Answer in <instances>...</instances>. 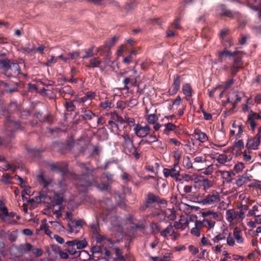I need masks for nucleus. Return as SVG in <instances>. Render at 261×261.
Listing matches in <instances>:
<instances>
[{
	"label": "nucleus",
	"instance_id": "nucleus-51",
	"mask_svg": "<svg viewBox=\"0 0 261 261\" xmlns=\"http://www.w3.org/2000/svg\"><path fill=\"white\" fill-rule=\"evenodd\" d=\"M241 66L235 65H232V66L230 67V72L232 75V77H234L236 74L239 71L240 69H241Z\"/></svg>",
	"mask_w": 261,
	"mask_h": 261
},
{
	"label": "nucleus",
	"instance_id": "nucleus-37",
	"mask_svg": "<svg viewBox=\"0 0 261 261\" xmlns=\"http://www.w3.org/2000/svg\"><path fill=\"white\" fill-rule=\"evenodd\" d=\"M226 232L225 230L223 232L220 233L213 238L212 241L214 243H218L220 241L223 240L226 238Z\"/></svg>",
	"mask_w": 261,
	"mask_h": 261
},
{
	"label": "nucleus",
	"instance_id": "nucleus-55",
	"mask_svg": "<svg viewBox=\"0 0 261 261\" xmlns=\"http://www.w3.org/2000/svg\"><path fill=\"white\" fill-rule=\"evenodd\" d=\"M101 107L103 109H107L108 108H112L114 107V104L112 101L107 100L105 102H101Z\"/></svg>",
	"mask_w": 261,
	"mask_h": 261
},
{
	"label": "nucleus",
	"instance_id": "nucleus-62",
	"mask_svg": "<svg viewBox=\"0 0 261 261\" xmlns=\"http://www.w3.org/2000/svg\"><path fill=\"white\" fill-rule=\"evenodd\" d=\"M243 158L244 161L246 162H249L252 159L251 155L249 154V153H248L246 150H245L243 152Z\"/></svg>",
	"mask_w": 261,
	"mask_h": 261
},
{
	"label": "nucleus",
	"instance_id": "nucleus-14",
	"mask_svg": "<svg viewBox=\"0 0 261 261\" xmlns=\"http://www.w3.org/2000/svg\"><path fill=\"white\" fill-rule=\"evenodd\" d=\"M180 79V76L178 74H175L174 75L173 83L169 90V93L170 95H173L179 90L181 83Z\"/></svg>",
	"mask_w": 261,
	"mask_h": 261
},
{
	"label": "nucleus",
	"instance_id": "nucleus-41",
	"mask_svg": "<svg viewBox=\"0 0 261 261\" xmlns=\"http://www.w3.org/2000/svg\"><path fill=\"white\" fill-rule=\"evenodd\" d=\"M76 249L75 246H68V248H67V251L70 254L75 255L79 256L82 252L77 251Z\"/></svg>",
	"mask_w": 261,
	"mask_h": 261
},
{
	"label": "nucleus",
	"instance_id": "nucleus-20",
	"mask_svg": "<svg viewBox=\"0 0 261 261\" xmlns=\"http://www.w3.org/2000/svg\"><path fill=\"white\" fill-rule=\"evenodd\" d=\"M217 57L218 62L223 63L226 58H230L229 50L226 48H224L222 50L218 52Z\"/></svg>",
	"mask_w": 261,
	"mask_h": 261
},
{
	"label": "nucleus",
	"instance_id": "nucleus-47",
	"mask_svg": "<svg viewBox=\"0 0 261 261\" xmlns=\"http://www.w3.org/2000/svg\"><path fill=\"white\" fill-rule=\"evenodd\" d=\"M245 168L244 163L242 162H239L234 165L233 168L234 170L237 173L241 172Z\"/></svg>",
	"mask_w": 261,
	"mask_h": 261
},
{
	"label": "nucleus",
	"instance_id": "nucleus-56",
	"mask_svg": "<svg viewBox=\"0 0 261 261\" xmlns=\"http://www.w3.org/2000/svg\"><path fill=\"white\" fill-rule=\"evenodd\" d=\"M227 244L230 246H233L235 245V241L231 234L229 233L226 239Z\"/></svg>",
	"mask_w": 261,
	"mask_h": 261
},
{
	"label": "nucleus",
	"instance_id": "nucleus-36",
	"mask_svg": "<svg viewBox=\"0 0 261 261\" xmlns=\"http://www.w3.org/2000/svg\"><path fill=\"white\" fill-rule=\"evenodd\" d=\"M52 249L54 251L57 252L59 251V254L60 258L62 259H68L69 258V255L67 253L61 251H60L59 247L58 246H53Z\"/></svg>",
	"mask_w": 261,
	"mask_h": 261
},
{
	"label": "nucleus",
	"instance_id": "nucleus-25",
	"mask_svg": "<svg viewBox=\"0 0 261 261\" xmlns=\"http://www.w3.org/2000/svg\"><path fill=\"white\" fill-rule=\"evenodd\" d=\"M247 6L254 11L257 12L258 17L261 21V0H259L258 6H254L251 1L247 3Z\"/></svg>",
	"mask_w": 261,
	"mask_h": 261
},
{
	"label": "nucleus",
	"instance_id": "nucleus-11",
	"mask_svg": "<svg viewBox=\"0 0 261 261\" xmlns=\"http://www.w3.org/2000/svg\"><path fill=\"white\" fill-rule=\"evenodd\" d=\"M134 130L135 134L138 137L144 138L147 137L149 134V132L150 130V127L147 125L142 126L138 124L135 126Z\"/></svg>",
	"mask_w": 261,
	"mask_h": 261
},
{
	"label": "nucleus",
	"instance_id": "nucleus-18",
	"mask_svg": "<svg viewBox=\"0 0 261 261\" xmlns=\"http://www.w3.org/2000/svg\"><path fill=\"white\" fill-rule=\"evenodd\" d=\"M23 247L21 245L19 246L13 245L10 248V253L12 256L15 257H21L24 253L23 252Z\"/></svg>",
	"mask_w": 261,
	"mask_h": 261
},
{
	"label": "nucleus",
	"instance_id": "nucleus-64",
	"mask_svg": "<svg viewBox=\"0 0 261 261\" xmlns=\"http://www.w3.org/2000/svg\"><path fill=\"white\" fill-rule=\"evenodd\" d=\"M65 107L67 111H73L74 109V106L72 102H67L65 104Z\"/></svg>",
	"mask_w": 261,
	"mask_h": 261
},
{
	"label": "nucleus",
	"instance_id": "nucleus-10",
	"mask_svg": "<svg viewBox=\"0 0 261 261\" xmlns=\"http://www.w3.org/2000/svg\"><path fill=\"white\" fill-rule=\"evenodd\" d=\"M113 175L109 173H106L102 175L101 177V182L105 181V183L101 184H96L98 189L101 191H106L109 189V182L112 181Z\"/></svg>",
	"mask_w": 261,
	"mask_h": 261
},
{
	"label": "nucleus",
	"instance_id": "nucleus-9",
	"mask_svg": "<svg viewBox=\"0 0 261 261\" xmlns=\"http://www.w3.org/2000/svg\"><path fill=\"white\" fill-rule=\"evenodd\" d=\"M5 125L7 132V135L10 138L13 137V136L11 134H10L9 132L16 130L20 127L19 123L16 121H14L11 117L7 119Z\"/></svg>",
	"mask_w": 261,
	"mask_h": 261
},
{
	"label": "nucleus",
	"instance_id": "nucleus-61",
	"mask_svg": "<svg viewBox=\"0 0 261 261\" xmlns=\"http://www.w3.org/2000/svg\"><path fill=\"white\" fill-rule=\"evenodd\" d=\"M238 130L236 134V137L237 139H238L242 137L243 133L244 131L243 127L242 125H239L238 126Z\"/></svg>",
	"mask_w": 261,
	"mask_h": 261
},
{
	"label": "nucleus",
	"instance_id": "nucleus-2",
	"mask_svg": "<svg viewBox=\"0 0 261 261\" xmlns=\"http://www.w3.org/2000/svg\"><path fill=\"white\" fill-rule=\"evenodd\" d=\"M80 167L83 171L85 173L81 177H79L76 183V186L77 190L81 192H85L87 188L92 185L90 181V176L92 177V173L94 172V168L89 164L82 163Z\"/></svg>",
	"mask_w": 261,
	"mask_h": 261
},
{
	"label": "nucleus",
	"instance_id": "nucleus-39",
	"mask_svg": "<svg viewBox=\"0 0 261 261\" xmlns=\"http://www.w3.org/2000/svg\"><path fill=\"white\" fill-rule=\"evenodd\" d=\"M94 238L95 239L97 243H100L103 241H107L108 242H110L111 244H112L110 239L105 236L101 235L100 233L98 234V235H96Z\"/></svg>",
	"mask_w": 261,
	"mask_h": 261
},
{
	"label": "nucleus",
	"instance_id": "nucleus-24",
	"mask_svg": "<svg viewBox=\"0 0 261 261\" xmlns=\"http://www.w3.org/2000/svg\"><path fill=\"white\" fill-rule=\"evenodd\" d=\"M187 220L184 218H180L179 221H175L173 226L176 229H184L187 225Z\"/></svg>",
	"mask_w": 261,
	"mask_h": 261
},
{
	"label": "nucleus",
	"instance_id": "nucleus-59",
	"mask_svg": "<svg viewBox=\"0 0 261 261\" xmlns=\"http://www.w3.org/2000/svg\"><path fill=\"white\" fill-rule=\"evenodd\" d=\"M21 246L23 247V253H27L28 251L32 250L33 249L32 246L29 243H25L24 244H21Z\"/></svg>",
	"mask_w": 261,
	"mask_h": 261
},
{
	"label": "nucleus",
	"instance_id": "nucleus-1",
	"mask_svg": "<svg viewBox=\"0 0 261 261\" xmlns=\"http://www.w3.org/2000/svg\"><path fill=\"white\" fill-rule=\"evenodd\" d=\"M40 178L43 184V189L44 191L40 192L39 196L40 200L47 204V206L48 208L51 209L58 217L61 215V209L63 198L58 194H54V197H51L48 193H45L46 189L49 187H53V181L50 179H46L43 175L40 176Z\"/></svg>",
	"mask_w": 261,
	"mask_h": 261
},
{
	"label": "nucleus",
	"instance_id": "nucleus-3",
	"mask_svg": "<svg viewBox=\"0 0 261 261\" xmlns=\"http://www.w3.org/2000/svg\"><path fill=\"white\" fill-rule=\"evenodd\" d=\"M117 41V38L114 37L106 41L103 45L96 48L97 53H99L102 56L108 59L111 55V48L115 45Z\"/></svg>",
	"mask_w": 261,
	"mask_h": 261
},
{
	"label": "nucleus",
	"instance_id": "nucleus-21",
	"mask_svg": "<svg viewBox=\"0 0 261 261\" xmlns=\"http://www.w3.org/2000/svg\"><path fill=\"white\" fill-rule=\"evenodd\" d=\"M182 92L186 97H192L194 93L192 86L189 83H185L182 85Z\"/></svg>",
	"mask_w": 261,
	"mask_h": 261
},
{
	"label": "nucleus",
	"instance_id": "nucleus-15",
	"mask_svg": "<svg viewBox=\"0 0 261 261\" xmlns=\"http://www.w3.org/2000/svg\"><path fill=\"white\" fill-rule=\"evenodd\" d=\"M234 82L235 80L233 77H232L231 78L228 79L225 82L222 83V84L218 87L220 90V91H219V96H221L223 93L230 89L232 85L234 84Z\"/></svg>",
	"mask_w": 261,
	"mask_h": 261
},
{
	"label": "nucleus",
	"instance_id": "nucleus-28",
	"mask_svg": "<svg viewBox=\"0 0 261 261\" xmlns=\"http://www.w3.org/2000/svg\"><path fill=\"white\" fill-rule=\"evenodd\" d=\"M0 210L3 212V214L0 215L1 218L4 221H6V218L8 217V212L7 207L5 204L0 199Z\"/></svg>",
	"mask_w": 261,
	"mask_h": 261
},
{
	"label": "nucleus",
	"instance_id": "nucleus-49",
	"mask_svg": "<svg viewBox=\"0 0 261 261\" xmlns=\"http://www.w3.org/2000/svg\"><path fill=\"white\" fill-rule=\"evenodd\" d=\"M217 160L220 164H224L229 161L227 156L224 154L219 155Z\"/></svg>",
	"mask_w": 261,
	"mask_h": 261
},
{
	"label": "nucleus",
	"instance_id": "nucleus-45",
	"mask_svg": "<svg viewBox=\"0 0 261 261\" xmlns=\"http://www.w3.org/2000/svg\"><path fill=\"white\" fill-rule=\"evenodd\" d=\"M246 124L248 125V126H250L252 130H254L256 125V121L252 119V117H248V119L246 121Z\"/></svg>",
	"mask_w": 261,
	"mask_h": 261
},
{
	"label": "nucleus",
	"instance_id": "nucleus-13",
	"mask_svg": "<svg viewBox=\"0 0 261 261\" xmlns=\"http://www.w3.org/2000/svg\"><path fill=\"white\" fill-rule=\"evenodd\" d=\"M110 223L111 225V229L113 231L118 232H122V225L120 218L116 216L113 217L111 219Z\"/></svg>",
	"mask_w": 261,
	"mask_h": 261
},
{
	"label": "nucleus",
	"instance_id": "nucleus-19",
	"mask_svg": "<svg viewBox=\"0 0 261 261\" xmlns=\"http://www.w3.org/2000/svg\"><path fill=\"white\" fill-rule=\"evenodd\" d=\"M259 144L260 141L255 137L248 139L246 147L248 149L255 150L257 149Z\"/></svg>",
	"mask_w": 261,
	"mask_h": 261
},
{
	"label": "nucleus",
	"instance_id": "nucleus-42",
	"mask_svg": "<svg viewBox=\"0 0 261 261\" xmlns=\"http://www.w3.org/2000/svg\"><path fill=\"white\" fill-rule=\"evenodd\" d=\"M222 43L224 48L228 49V47L233 45V42L232 38L223 39Z\"/></svg>",
	"mask_w": 261,
	"mask_h": 261
},
{
	"label": "nucleus",
	"instance_id": "nucleus-6",
	"mask_svg": "<svg viewBox=\"0 0 261 261\" xmlns=\"http://www.w3.org/2000/svg\"><path fill=\"white\" fill-rule=\"evenodd\" d=\"M134 74L130 75L128 77H126L123 81V84L124 87L126 89H128L129 86H138V80L139 77V75H136L137 71L136 70H133Z\"/></svg>",
	"mask_w": 261,
	"mask_h": 261
},
{
	"label": "nucleus",
	"instance_id": "nucleus-46",
	"mask_svg": "<svg viewBox=\"0 0 261 261\" xmlns=\"http://www.w3.org/2000/svg\"><path fill=\"white\" fill-rule=\"evenodd\" d=\"M158 118L155 114H150L147 116V122L149 124H153L158 120Z\"/></svg>",
	"mask_w": 261,
	"mask_h": 261
},
{
	"label": "nucleus",
	"instance_id": "nucleus-7",
	"mask_svg": "<svg viewBox=\"0 0 261 261\" xmlns=\"http://www.w3.org/2000/svg\"><path fill=\"white\" fill-rule=\"evenodd\" d=\"M180 169V167L177 162L174 164V167L171 169L164 168L163 173L166 177L171 176L172 178H175L177 180L178 177L179 176Z\"/></svg>",
	"mask_w": 261,
	"mask_h": 261
},
{
	"label": "nucleus",
	"instance_id": "nucleus-22",
	"mask_svg": "<svg viewBox=\"0 0 261 261\" xmlns=\"http://www.w3.org/2000/svg\"><path fill=\"white\" fill-rule=\"evenodd\" d=\"M242 231L236 227L233 232V236L236 241L237 243L239 244H242L244 242V239L243 238Z\"/></svg>",
	"mask_w": 261,
	"mask_h": 261
},
{
	"label": "nucleus",
	"instance_id": "nucleus-34",
	"mask_svg": "<svg viewBox=\"0 0 261 261\" xmlns=\"http://www.w3.org/2000/svg\"><path fill=\"white\" fill-rule=\"evenodd\" d=\"M221 175L226 180V182H230L231 181V179L230 178L231 176H234L235 174L232 172L226 171H220Z\"/></svg>",
	"mask_w": 261,
	"mask_h": 261
},
{
	"label": "nucleus",
	"instance_id": "nucleus-54",
	"mask_svg": "<svg viewBox=\"0 0 261 261\" xmlns=\"http://www.w3.org/2000/svg\"><path fill=\"white\" fill-rule=\"evenodd\" d=\"M206 158L201 156H196L194 159V163L204 164L206 163Z\"/></svg>",
	"mask_w": 261,
	"mask_h": 261
},
{
	"label": "nucleus",
	"instance_id": "nucleus-57",
	"mask_svg": "<svg viewBox=\"0 0 261 261\" xmlns=\"http://www.w3.org/2000/svg\"><path fill=\"white\" fill-rule=\"evenodd\" d=\"M57 62V58H55L54 56H50V58L48 59L45 65L47 66H51L53 64H55Z\"/></svg>",
	"mask_w": 261,
	"mask_h": 261
},
{
	"label": "nucleus",
	"instance_id": "nucleus-12",
	"mask_svg": "<svg viewBox=\"0 0 261 261\" xmlns=\"http://www.w3.org/2000/svg\"><path fill=\"white\" fill-rule=\"evenodd\" d=\"M217 11L220 16H225L230 18H233L238 14L237 12L227 9L224 5H220L217 8Z\"/></svg>",
	"mask_w": 261,
	"mask_h": 261
},
{
	"label": "nucleus",
	"instance_id": "nucleus-33",
	"mask_svg": "<svg viewBox=\"0 0 261 261\" xmlns=\"http://www.w3.org/2000/svg\"><path fill=\"white\" fill-rule=\"evenodd\" d=\"M93 237L99 233V226L97 221L93 222L90 225Z\"/></svg>",
	"mask_w": 261,
	"mask_h": 261
},
{
	"label": "nucleus",
	"instance_id": "nucleus-27",
	"mask_svg": "<svg viewBox=\"0 0 261 261\" xmlns=\"http://www.w3.org/2000/svg\"><path fill=\"white\" fill-rule=\"evenodd\" d=\"M173 232V226L170 224L164 230L161 231V235L163 237L166 238L168 236H172Z\"/></svg>",
	"mask_w": 261,
	"mask_h": 261
},
{
	"label": "nucleus",
	"instance_id": "nucleus-60",
	"mask_svg": "<svg viewBox=\"0 0 261 261\" xmlns=\"http://www.w3.org/2000/svg\"><path fill=\"white\" fill-rule=\"evenodd\" d=\"M115 251L117 256V258L119 260L121 261L124 260V257L123 255H122V253L120 249H119L118 248H115Z\"/></svg>",
	"mask_w": 261,
	"mask_h": 261
},
{
	"label": "nucleus",
	"instance_id": "nucleus-44",
	"mask_svg": "<svg viewBox=\"0 0 261 261\" xmlns=\"http://www.w3.org/2000/svg\"><path fill=\"white\" fill-rule=\"evenodd\" d=\"M183 164L185 167H186L187 169H190L193 168V163H192L190 158L188 156H187L184 158Z\"/></svg>",
	"mask_w": 261,
	"mask_h": 261
},
{
	"label": "nucleus",
	"instance_id": "nucleus-32",
	"mask_svg": "<svg viewBox=\"0 0 261 261\" xmlns=\"http://www.w3.org/2000/svg\"><path fill=\"white\" fill-rule=\"evenodd\" d=\"M204 223V227L210 229L213 228L215 225V221L208 218H204L203 219Z\"/></svg>",
	"mask_w": 261,
	"mask_h": 261
},
{
	"label": "nucleus",
	"instance_id": "nucleus-50",
	"mask_svg": "<svg viewBox=\"0 0 261 261\" xmlns=\"http://www.w3.org/2000/svg\"><path fill=\"white\" fill-rule=\"evenodd\" d=\"M51 169L53 171H61L63 172H65L67 171V167H65L63 169H61L60 166L59 164H51L50 165Z\"/></svg>",
	"mask_w": 261,
	"mask_h": 261
},
{
	"label": "nucleus",
	"instance_id": "nucleus-52",
	"mask_svg": "<svg viewBox=\"0 0 261 261\" xmlns=\"http://www.w3.org/2000/svg\"><path fill=\"white\" fill-rule=\"evenodd\" d=\"M146 137L147 138V139L145 140V142L147 144H150L153 142L158 141V139L155 136L148 134Z\"/></svg>",
	"mask_w": 261,
	"mask_h": 261
},
{
	"label": "nucleus",
	"instance_id": "nucleus-5",
	"mask_svg": "<svg viewBox=\"0 0 261 261\" xmlns=\"http://www.w3.org/2000/svg\"><path fill=\"white\" fill-rule=\"evenodd\" d=\"M124 140L123 146L125 149H126L129 153H132L136 159H138L140 154L137 151L136 148L133 145V141L130 139L128 136H122Z\"/></svg>",
	"mask_w": 261,
	"mask_h": 261
},
{
	"label": "nucleus",
	"instance_id": "nucleus-40",
	"mask_svg": "<svg viewBox=\"0 0 261 261\" xmlns=\"http://www.w3.org/2000/svg\"><path fill=\"white\" fill-rule=\"evenodd\" d=\"M94 48V46H92L90 48H89L88 49L84 50L85 55L83 56V58L86 59V58L92 57L94 56V55H96L97 54V53L95 54L93 53Z\"/></svg>",
	"mask_w": 261,
	"mask_h": 261
},
{
	"label": "nucleus",
	"instance_id": "nucleus-58",
	"mask_svg": "<svg viewBox=\"0 0 261 261\" xmlns=\"http://www.w3.org/2000/svg\"><path fill=\"white\" fill-rule=\"evenodd\" d=\"M233 65L241 66L242 65V59L241 57H236L233 60Z\"/></svg>",
	"mask_w": 261,
	"mask_h": 261
},
{
	"label": "nucleus",
	"instance_id": "nucleus-38",
	"mask_svg": "<svg viewBox=\"0 0 261 261\" xmlns=\"http://www.w3.org/2000/svg\"><path fill=\"white\" fill-rule=\"evenodd\" d=\"M158 199L159 196H155L152 194L148 195L147 199H146V206H148V204H151L156 202V201Z\"/></svg>",
	"mask_w": 261,
	"mask_h": 261
},
{
	"label": "nucleus",
	"instance_id": "nucleus-30",
	"mask_svg": "<svg viewBox=\"0 0 261 261\" xmlns=\"http://www.w3.org/2000/svg\"><path fill=\"white\" fill-rule=\"evenodd\" d=\"M239 218L242 220L245 217V213L249 210V206L247 204L241 205L239 207Z\"/></svg>",
	"mask_w": 261,
	"mask_h": 261
},
{
	"label": "nucleus",
	"instance_id": "nucleus-26",
	"mask_svg": "<svg viewBox=\"0 0 261 261\" xmlns=\"http://www.w3.org/2000/svg\"><path fill=\"white\" fill-rule=\"evenodd\" d=\"M89 64L86 65L88 68H93L99 67V65L101 64V61L99 58L94 57L89 60Z\"/></svg>",
	"mask_w": 261,
	"mask_h": 261
},
{
	"label": "nucleus",
	"instance_id": "nucleus-8",
	"mask_svg": "<svg viewBox=\"0 0 261 261\" xmlns=\"http://www.w3.org/2000/svg\"><path fill=\"white\" fill-rule=\"evenodd\" d=\"M4 74L7 77H16L20 74V67L19 64L17 63L11 62Z\"/></svg>",
	"mask_w": 261,
	"mask_h": 261
},
{
	"label": "nucleus",
	"instance_id": "nucleus-48",
	"mask_svg": "<svg viewBox=\"0 0 261 261\" xmlns=\"http://www.w3.org/2000/svg\"><path fill=\"white\" fill-rule=\"evenodd\" d=\"M202 185L204 191H206L212 186V184L207 179H203L202 180Z\"/></svg>",
	"mask_w": 261,
	"mask_h": 261
},
{
	"label": "nucleus",
	"instance_id": "nucleus-35",
	"mask_svg": "<svg viewBox=\"0 0 261 261\" xmlns=\"http://www.w3.org/2000/svg\"><path fill=\"white\" fill-rule=\"evenodd\" d=\"M206 165L203 166L202 169H197L198 171H200L201 170H204V171L202 172L204 174L206 175H210L212 174L214 170L213 165H208L207 167H206Z\"/></svg>",
	"mask_w": 261,
	"mask_h": 261
},
{
	"label": "nucleus",
	"instance_id": "nucleus-23",
	"mask_svg": "<svg viewBox=\"0 0 261 261\" xmlns=\"http://www.w3.org/2000/svg\"><path fill=\"white\" fill-rule=\"evenodd\" d=\"M194 133L196 139L201 143L205 142L208 140V138L206 134L201 132L199 129H195Z\"/></svg>",
	"mask_w": 261,
	"mask_h": 261
},
{
	"label": "nucleus",
	"instance_id": "nucleus-31",
	"mask_svg": "<svg viewBox=\"0 0 261 261\" xmlns=\"http://www.w3.org/2000/svg\"><path fill=\"white\" fill-rule=\"evenodd\" d=\"M11 63L10 60L7 58L4 60L0 59V67L1 69L3 70L4 73L6 71Z\"/></svg>",
	"mask_w": 261,
	"mask_h": 261
},
{
	"label": "nucleus",
	"instance_id": "nucleus-43",
	"mask_svg": "<svg viewBox=\"0 0 261 261\" xmlns=\"http://www.w3.org/2000/svg\"><path fill=\"white\" fill-rule=\"evenodd\" d=\"M111 117L113 120L118 122H119L121 124H123L125 123V120L124 119L120 116L117 113L114 112L111 114Z\"/></svg>",
	"mask_w": 261,
	"mask_h": 261
},
{
	"label": "nucleus",
	"instance_id": "nucleus-16",
	"mask_svg": "<svg viewBox=\"0 0 261 261\" xmlns=\"http://www.w3.org/2000/svg\"><path fill=\"white\" fill-rule=\"evenodd\" d=\"M66 244L68 246H75L77 249H83L87 246L88 242L85 239L82 240L75 239L66 242Z\"/></svg>",
	"mask_w": 261,
	"mask_h": 261
},
{
	"label": "nucleus",
	"instance_id": "nucleus-4",
	"mask_svg": "<svg viewBox=\"0 0 261 261\" xmlns=\"http://www.w3.org/2000/svg\"><path fill=\"white\" fill-rule=\"evenodd\" d=\"M220 200V194L215 190H213L209 194L202 200L204 205L213 204L219 202Z\"/></svg>",
	"mask_w": 261,
	"mask_h": 261
},
{
	"label": "nucleus",
	"instance_id": "nucleus-63",
	"mask_svg": "<svg viewBox=\"0 0 261 261\" xmlns=\"http://www.w3.org/2000/svg\"><path fill=\"white\" fill-rule=\"evenodd\" d=\"M234 146L239 149H242L244 147V142L242 140H239L234 143Z\"/></svg>",
	"mask_w": 261,
	"mask_h": 261
},
{
	"label": "nucleus",
	"instance_id": "nucleus-29",
	"mask_svg": "<svg viewBox=\"0 0 261 261\" xmlns=\"http://www.w3.org/2000/svg\"><path fill=\"white\" fill-rule=\"evenodd\" d=\"M0 87H4L5 91L9 93L17 92L18 90L16 87L10 88L7 83L1 80H0Z\"/></svg>",
	"mask_w": 261,
	"mask_h": 261
},
{
	"label": "nucleus",
	"instance_id": "nucleus-53",
	"mask_svg": "<svg viewBox=\"0 0 261 261\" xmlns=\"http://www.w3.org/2000/svg\"><path fill=\"white\" fill-rule=\"evenodd\" d=\"M176 126L175 125L173 124L172 123H168L165 125V133H167L169 131L174 130L176 128Z\"/></svg>",
	"mask_w": 261,
	"mask_h": 261
},
{
	"label": "nucleus",
	"instance_id": "nucleus-17",
	"mask_svg": "<svg viewBox=\"0 0 261 261\" xmlns=\"http://www.w3.org/2000/svg\"><path fill=\"white\" fill-rule=\"evenodd\" d=\"M226 219L227 221L231 223L233 221H242V219L239 218V213L238 212L235 211L233 209H229L226 212Z\"/></svg>",
	"mask_w": 261,
	"mask_h": 261
}]
</instances>
